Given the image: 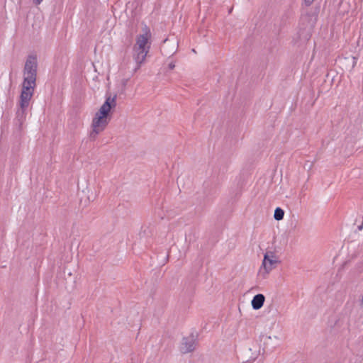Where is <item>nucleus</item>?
Instances as JSON below:
<instances>
[{"label":"nucleus","instance_id":"1","mask_svg":"<svg viewBox=\"0 0 363 363\" xmlns=\"http://www.w3.org/2000/svg\"><path fill=\"white\" fill-rule=\"evenodd\" d=\"M109 121L110 118L108 116L96 113L92 120V131L89 134L90 139L94 140L97 135L106 128Z\"/></svg>","mask_w":363,"mask_h":363},{"label":"nucleus","instance_id":"2","mask_svg":"<svg viewBox=\"0 0 363 363\" xmlns=\"http://www.w3.org/2000/svg\"><path fill=\"white\" fill-rule=\"evenodd\" d=\"M38 62L34 55H29L25 63L23 69V77L36 79Z\"/></svg>","mask_w":363,"mask_h":363},{"label":"nucleus","instance_id":"3","mask_svg":"<svg viewBox=\"0 0 363 363\" xmlns=\"http://www.w3.org/2000/svg\"><path fill=\"white\" fill-rule=\"evenodd\" d=\"M197 344V335L191 333L182 340L179 350L182 354H186L195 350Z\"/></svg>","mask_w":363,"mask_h":363},{"label":"nucleus","instance_id":"4","mask_svg":"<svg viewBox=\"0 0 363 363\" xmlns=\"http://www.w3.org/2000/svg\"><path fill=\"white\" fill-rule=\"evenodd\" d=\"M150 46L148 45L147 48H138L133 47V59L137 64V67L135 68L134 71L136 72L140 69L141 65L144 62L145 57L150 50Z\"/></svg>","mask_w":363,"mask_h":363},{"label":"nucleus","instance_id":"5","mask_svg":"<svg viewBox=\"0 0 363 363\" xmlns=\"http://www.w3.org/2000/svg\"><path fill=\"white\" fill-rule=\"evenodd\" d=\"M143 33L137 36L136 43L133 47L140 48H147V43L150 37V32L148 27L145 26L143 28Z\"/></svg>","mask_w":363,"mask_h":363},{"label":"nucleus","instance_id":"6","mask_svg":"<svg viewBox=\"0 0 363 363\" xmlns=\"http://www.w3.org/2000/svg\"><path fill=\"white\" fill-rule=\"evenodd\" d=\"M116 96L115 95L113 97L108 96L106 98L105 102L99 108L97 113L104 115L108 117L109 113L113 108H115L116 106Z\"/></svg>","mask_w":363,"mask_h":363},{"label":"nucleus","instance_id":"7","mask_svg":"<svg viewBox=\"0 0 363 363\" xmlns=\"http://www.w3.org/2000/svg\"><path fill=\"white\" fill-rule=\"evenodd\" d=\"M35 86L36 79L23 77L21 92L32 93L33 94H34V90Z\"/></svg>","mask_w":363,"mask_h":363},{"label":"nucleus","instance_id":"8","mask_svg":"<svg viewBox=\"0 0 363 363\" xmlns=\"http://www.w3.org/2000/svg\"><path fill=\"white\" fill-rule=\"evenodd\" d=\"M29 108H23L18 106V109L16 113L15 121L18 124L19 127H21L23 122L26 121V116Z\"/></svg>","mask_w":363,"mask_h":363},{"label":"nucleus","instance_id":"9","mask_svg":"<svg viewBox=\"0 0 363 363\" xmlns=\"http://www.w3.org/2000/svg\"><path fill=\"white\" fill-rule=\"evenodd\" d=\"M276 262L277 261L270 258L267 253L264 255L262 266L264 270L265 274H269V272L274 268V265Z\"/></svg>","mask_w":363,"mask_h":363},{"label":"nucleus","instance_id":"10","mask_svg":"<svg viewBox=\"0 0 363 363\" xmlns=\"http://www.w3.org/2000/svg\"><path fill=\"white\" fill-rule=\"evenodd\" d=\"M33 96L32 93L21 92L18 106H22V108H29Z\"/></svg>","mask_w":363,"mask_h":363},{"label":"nucleus","instance_id":"11","mask_svg":"<svg viewBox=\"0 0 363 363\" xmlns=\"http://www.w3.org/2000/svg\"><path fill=\"white\" fill-rule=\"evenodd\" d=\"M264 301H265V297L263 294H258L255 295L251 301V305H252V308L254 310L260 309L263 306Z\"/></svg>","mask_w":363,"mask_h":363},{"label":"nucleus","instance_id":"12","mask_svg":"<svg viewBox=\"0 0 363 363\" xmlns=\"http://www.w3.org/2000/svg\"><path fill=\"white\" fill-rule=\"evenodd\" d=\"M284 211L280 207L276 208L274 210V218L277 220H281L284 218Z\"/></svg>","mask_w":363,"mask_h":363},{"label":"nucleus","instance_id":"13","mask_svg":"<svg viewBox=\"0 0 363 363\" xmlns=\"http://www.w3.org/2000/svg\"><path fill=\"white\" fill-rule=\"evenodd\" d=\"M167 42V39L164 40V45L161 47V52L164 56L172 55L175 52V51L168 52L167 50V45H166Z\"/></svg>","mask_w":363,"mask_h":363},{"label":"nucleus","instance_id":"14","mask_svg":"<svg viewBox=\"0 0 363 363\" xmlns=\"http://www.w3.org/2000/svg\"><path fill=\"white\" fill-rule=\"evenodd\" d=\"M313 1H314V0H304L305 4L307 6H311Z\"/></svg>","mask_w":363,"mask_h":363},{"label":"nucleus","instance_id":"15","mask_svg":"<svg viewBox=\"0 0 363 363\" xmlns=\"http://www.w3.org/2000/svg\"><path fill=\"white\" fill-rule=\"evenodd\" d=\"M168 67L169 69H173L175 67V64L174 62H171L168 65Z\"/></svg>","mask_w":363,"mask_h":363},{"label":"nucleus","instance_id":"16","mask_svg":"<svg viewBox=\"0 0 363 363\" xmlns=\"http://www.w3.org/2000/svg\"><path fill=\"white\" fill-rule=\"evenodd\" d=\"M352 67H354L357 63V58L355 57H352Z\"/></svg>","mask_w":363,"mask_h":363},{"label":"nucleus","instance_id":"17","mask_svg":"<svg viewBox=\"0 0 363 363\" xmlns=\"http://www.w3.org/2000/svg\"><path fill=\"white\" fill-rule=\"evenodd\" d=\"M128 79H124L122 80V85H123V86L125 87L126 86V84L128 83Z\"/></svg>","mask_w":363,"mask_h":363},{"label":"nucleus","instance_id":"18","mask_svg":"<svg viewBox=\"0 0 363 363\" xmlns=\"http://www.w3.org/2000/svg\"><path fill=\"white\" fill-rule=\"evenodd\" d=\"M43 0H33V3L35 4V5H39L41 4V2L43 1Z\"/></svg>","mask_w":363,"mask_h":363},{"label":"nucleus","instance_id":"19","mask_svg":"<svg viewBox=\"0 0 363 363\" xmlns=\"http://www.w3.org/2000/svg\"><path fill=\"white\" fill-rule=\"evenodd\" d=\"M361 305H362V306H363V295H362V299H361Z\"/></svg>","mask_w":363,"mask_h":363}]
</instances>
